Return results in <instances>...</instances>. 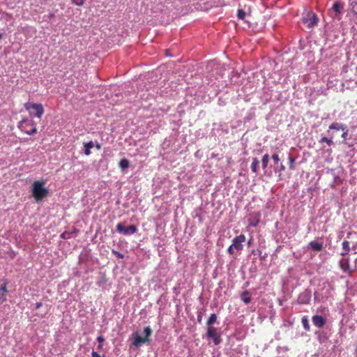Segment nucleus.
<instances>
[{"mask_svg": "<svg viewBox=\"0 0 357 357\" xmlns=\"http://www.w3.org/2000/svg\"><path fill=\"white\" fill-rule=\"evenodd\" d=\"M3 37V34L1 33H0V40Z\"/></svg>", "mask_w": 357, "mask_h": 357, "instance_id": "nucleus-45", "label": "nucleus"}, {"mask_svg": "<svg viewBox=\"0 0 357 357\" xmlns=\"http://www.w3.org/2000/svg\"><path fill=\"white\" fill-rule=\"evenodd\" d=\"M308 247L312 248L316 251H321L323 248V243L312 241L309 243Z\"/></svg>", "mask_w": 357, "mask_h": 357, "instance_id": "nucleus-17", "label": "nucleus"}, {"mask_svg": "<svg viewBox=\"0 0 357 357\" xmlns=\"http://www.w3.org/2000/svg\"><path fill=\"white\" fill-rule=\"evenodd\" d=\"M95 144L93 141H89L88 142L84 143V153L86 155H89L91 152V149L93 148Z\"/></svg>", "mask_w": 357, "mask_h": 357, "instance_id": "nucleus-16", "label": "nucleus"}, {"mask_svg": "<svg viewBox=\"0 0 357 357\" xmlns=\"http://www.w3.org/2000/svg\"><path fill=\"white\" fill-rule=\"evenodd\" d=\"M144 337H142L137 333L132 334L133 342L132 346L135 348L140 347L143 344L146 343L149 341V337L152 334V330L150 326H146L144 329Z\"/></svg>", "mask_w": 357, "mask_h": 357, "instance_id": "nucleus-5", "label": "nucleus"}, {"mask_svg": "<svg viewBox=\"0 0 357 357\" xmlns=\"http://www.w3.org/2000/svg\"><path fill=\"white\" fill-rule=\"evenodd\" d=\"M100 357H106V356L105 354H103V355H100Z\"/></svg>", "mask_w": 357, "mask_h": 357, "instance_id": "nucleus-46", "label": "nucleus"}, {"mask_svg": "<svg viewBox=\"0 0 357 357\" xmlns=\"http://www.w3.org/2000/svg\"><path fill=\"white\" fill-rule=\"evenodd\" d=\"M259 161L257 158H252L251 164V170L253 173L257 174L259 170Z\"/></svg>", "mask_w": 357, "mask_h": 357, "instance_id": "nucleus-21", "label": "nucleus"}, {"mask_svg": "<svg viewBox=\"0 0 357 357\" xmlns=\"http://www.w3.org/2000/svg\"><path fill=\"white\" fill-rule=\"evenodd\" d=\"M42 306H43V303L41 302H37L35 304L34 310H38Z\"/></svg>", "mask_w": 357, "mask_h": 357, "instance_id": "nucleus-38", "label": "nucleus"}, {"mask_svg": "<svg viewBox=\"0 0 357 357\" xmlns=\"http://www.w3.org/2000/svg\"><path fill=\"white\" fill-rule=\"evenodd\" d=\"M36 123L33 120L23 119L18 123V128L24 133L33 135L37 132Z\"/></svg>", "mask_w": 357, "mask_h": 357, "instance_id": "nucleus-4", "label": "nucleus"}, {"mask_svg": "<svg viewBox=\"0 0 357 357\" xmlns=\"http://www.w3.org/2000/svg\"><path fill=\"white\" fill-rule=\"evenodd\" d=\"M116 231L124 236H130L137 232V228L135 225H131L126 227L123 222H119L116 227Z\"/></svg>", "mask_w": 357, "mask_h": 357, "instance_id": "nucleus-9", "label": "nucleus"}, {"mask_svg": "<svg viewBox=\"0 0 357 357\" xmlns=\"http://www.w3.org/2000/svg\"><path fill=\"white\" fill-rule=\"evenodd\" d=\"M85 0H71L72 3L77 6L84 5Z\"/></svg>", "mask_w": 357, "mask_h": 357, "instance_id": "nucleus-30", "label": "nucleus"}, {"mask_svg": "<svg viewBox=\"0 0 357 357\" xmlns=\"http://www.w3.org/2000/svg\"><path fill=\"white\" fill-rule=\"evenodd\" d=\"M285 169V167L284 165L282 164V163H280L275 169V172H283L284 171Z\"/></svg>", "mask_w": 357, "mask_h": 357, "instance_id": "nucleus-33", "label": "nucleus"}, {"mask_svg": "<svg viewBox=\"0 0 357 357\" xmlns=\"http://www.w3.org/2000/svg\"><path fill=\"white\" fill-rule=\"evenodd\" d=\"M217 318L218 317L215 314H211L206 321V325L208 327H213L212 325L216 322Z\"/></svg>", "mask_w": 357, "mask_h": 357, "instance_id": "nucleus-24", "label": "nucleus"}, {"mask_svg": "<svg viewBox=\"0 0 357 357\" xmlns=\"http://www.w3.org/2000/svg\"><path fill=\"white\" fill-rule=\"evenodd\" d=\"M91 356L92 357H100V355L97 351H93L91 353Z\"/></svg>", "mask_w": 357, "mask_h": 357, "instance_id": "nucleus-40", "label": "nucleus"}, {"mask_svg": "<svg viewBox=\"0 0 357 357\" xmlns=\"http://www.w3.org/2000/svg\"><path fill=\"white\" fill-rule=\"evenodd\" d=\"M313 325L318 329L323 328L326 324V319L320 314H314L312 317Z\"/></svg>", "mask_w": 357, "mask_h": 357, "instance_id": "nucleus-12", "label": "nucleus"}, {"mask_svg": "<svg viewBox=\"0 0 357 357\" xmlns=\"http://www.w3.org/2000/svg\"><path fill=\"white\" fill-rule=\"evenodd\" d=\"M241 298L245 304L250 303L251 302V297L249 291H244L241 295Z\"/></svg>", "mask_w": 357, "mask_h": 357, "instance_id": "nucleus-20", "label": "nucleus"}, {"mask_svg": "<svg viewBox=\"0 0 357 357\" xmlns=\"http://www.w3.org/2000/svg\"><path fill=\"white\" fill-rule=\"evenodd\" d=\"M344 3L342 1L337 0L335 1L332 7L328 9V15L333 20H340L341 15L342 14L344 10Z\"/></svg>", "mask_w": 357, "mask_h": 357, "instance_id": "nucleus-6", "label": "nucleus"}, {"mask_svg": "<svg viewBox=\"0 0 357 357\" xmlns=\"http://www.w3.org/2000/svg\"><path fill=\"white\" fill-rule=\"evenodd\" d=\"M351 249L354 251V253H357V242L353 243Z\"/></svg>", "mask_w": 357, "mask_h": 357, "instance_id": "nucleus-39", "label": "nucleus"}, {"mask_svg": "<svg viewBox=\"0 0 357 357\" xmlns=\"http://www.w3.org/2000/svg\"><path fill=\"white\" fill-rule=\"evenodd\" d=\"M301 324L303 327V328L306 331H309L310 330V326L309 324V320L307 316H303L301 319Z\"/></svg>", "mask_w": 357, "mask_h": 357, "instance_id": "nucleus-23", "label": "nucleus"}, {"mask_svg": "<svg viewBox=\"0 0 357 357\" xmlns=\"http://www.w3.org/2000/svg\"><path fill=\"white\" fill-rule=\"evenodd\" d=\"M317 341L320 344H324L328 342L331 336V328L328 326L318 329L314 332Z\"/></svg>", "mask_w": 357, "mask_h": 357, "instance_id": "nucleus-7", "label": "nucleus"}, {"mask_svg": "<svg viewBox=\"0 0 357 357\" xmlns=\"http://www.w3.org/2000/svg\"><path fill=\"white\" fill-rule=\"evenodd\" d=\"M339 130H335V134L336 135L337 134V132H338Z\"/></svg>", "mask_w": 357, "mask_h": 357, "instance_id": "nucleus-47", "label": "nucleus"}, {"mask_svg": "<svg viewBox=\"0 0 357 357\" xmlns=\"http://www.w3.org/2000/svg\"><path fill=\"white\" fill-rule=\"evenodd\" d=\"M237 17L239 20H244L245 17V12L242 9L238 10Z\"/></svg>", "mask_w": 357, "mask_h": 357, "instance_id": "nucleus-29", "label": "nucleus"}, {"mask_svg": "<svg viewBox=\"0 0 357 357\" xmlns=\"http://www.w3.org/2000/svg\"><path fill=\"white\" fill-rule=\"evenodd\" d=\"M102 347H103L102 344V343H99L98 347H97V349H102Z\"/></svg>", "mask_w": 357, "mask_h": 357, "instance_id": "nucleus-42", "label": "nucleus"}, {"mask_svg": "<svg viewBox=\"0 0 357 357\" xmlns=\"http://www.w3.org/2000/svg\"><path fill=\"white\" fill-rule=\"evenodd\" d=\"M335 130H340L342 132L341 137L342 140L341 144H347V141L349 139V129L346 124L340 122H333L328 126L327 134L328 136L335 137Z\"/></svg>", "mask_w": 357, "mask_h": 357, "instance_id": "nucleus-1", "label": "nucleus"}, {"mask_svg": "<svg viewBox=\"0 0 357 357\" xmlns=\"http://www.w3.org/2000/svg\"><path fill=\"white\" fill-rule=\"evenodd\" d=\"M112 252L113 255H116L119 259H123L124 255L119 251H116L115 250H112Z\"/></svg>", "mask_w": 357, "mask_h": 357, "instance_id": "nucleus-31", "label": "nucleus"}, {"mask_svg": "<svg viewBox=\"0 0 357 357\" xmlns=\"http://www.w3.org/2000/svg\"><path fill=\"white\" fill-rule=\"evenodd\" d=\"M43 181H34L32 185V195L36 202L43 200L48 195V189L44 187Z\"/></svg>", "mask_w": 357, "mask_h": 357, "instance_id": "nucleus-2", "label": "nucleus"}, {"mask_svg": "<svg viewBox=\"0 0 357 357\" xmlns=\"http://www.w3.org/2000/svg\"><path fill=\"white\" fill-rule=\"evenodd\" d=\"M206 336L208 339H211L215 345H218L222 342L221 333L215 327H208Z\"/></svg>", "mask_w": 357, "mask_h": 357, "instance_id": "nucleus-8", "label": "nucleus"}, {"mask_svg": "<svg viewBox=\"0 0 357 357\" xmlns=\"http://www.w3.org/2000/svg\"><path fill=\"white\" fill-rule=\"evenodd\" d=\"M119 166L121 169V170L123 172L129 167L130 162L128 160H127L126 158L121 159L119 163Z\"/></svg>", "mask_w": 357, "mask_h": 357, "instance_id": "nucleus-22", "label": "nucleus"}, {"mask_svg": "<svg viewBox=\"0 0 357 357\" xmlns=\"http://www.w3.org/2000/svg\"><path fill=\"white\" fill-rule=\"evenodd\" d=\"M245 241V236L244 234H240L232 240L231 245L235 248L236 250L240 251L243 248V243Z\"/></svg>", "mask_w": 357, "mask_h": 357, "instance_id": "nucleus-13", "label": "nucleus"}, {"mask_svg": "<svg viewBox=\"0 0 357 357\" xmlns=\"http://www.w3.org/2000/svg\"><path fill=\"white\" fill-rule=\"evenodd\" d=\"M24 108L29 112L30 116L40 119L44 114V108L40 103L27 102L24 105Z\"/></svg>", "mask_w": 357, "mask_h": 357, "instance_id": "nucleus-3", "label": "nucleus"}, {"mask_svg": "<svg viewBox=\"0 0 357 357\" xmlns=\"http://www.w3.org/2000/svg\"><path fill=\"white\" fill-rule=\"evenodd\" d=\"M350 6L351 7L352 12L354 15H357V0H350Z\"/></svg>", "mask_w": 357, "mask_h": 357, "instance_id": "nucleus-27", "label": "nucleus"}, {"mask_svg": "<svg viewBox=\"0 0 357 357\" xmlns=\"http://www.w3.org/2000/svg\"><path fill=\"white\" fill-rule=\"evenodd\" d=\"M96 340L99 343H102L105 341V337L102 335H99Z\"/></svg>", "mask_w": 357, "mask_h": 357, "instance_id": "nucleus-37", "label": "nucleus"}, {"mask_svg": "<svg viewBox=\"0 0 357 357\" xmlns=\"http://www.w3.org/2000/svg\"><path fill=\"white\" fill-rule=\"evenodd\" d=\"M342 251L341 252L340 255L342 256H345L351 250L349 242L347 241H344L342 243Z\"/></svg>", "mask_w": 357, "mask_h": 357, "instance_id": "nucleus-19", "label": "nucleus"}, {"mask_svg": "<svg viewBox=\"0 0 357 357\" xmlns=\"http://www.w3.org/2000/svg\"><path fill=\"white\" fill-rule=\"evenodd\" d=\"M269 159H270V158H269L268 154H265L263 155L262 159H261V164H262L263 169H266L267 168Z\"/></svg>", "mask_w": 357, "mask_h": 357, "instance_id": "nucleus-26", "label": "nucleus"}, {"mask_svg": "<svg viewBox=\"0 0 357 357\" xmlns=\"http://www.w3.org/2000/svg\"><path fill=\"white\" fill-rule=\"evenodd\" d=\"M289 168L293 169H294V163L295 162V160H294V158L289 157Z\"/></svg>", "mask_w": 357, "mask_h": 357, "instance_id": "nucleus-35", "label": "nucleus"}, {"mask_svg": "<svg viewBox=\"0 0 357 357\" xmlns=\"http://www.w3.org/2000/svg\"><path fill=\"white\" fill-rule=\"evenodd\" d=\"M259 218H260L259 214H257L256 216L250 218V220H249L250 225L252 227H256L258 225V223L259 222Z\"/></svg>", "mask_w": 357, "mask_h": 357, "instance_id": "nucleus-25", "label": "nucleus"}, {"mask_svg": "<svg viewBox=\"0 0 357 357\" xmlns=\"http://www.w3.org/2000/svg\"><path fill=\"white\" fill-rule=\"evenodd\" d=\"M302 21L307 27L313 28L317 25L319 18L314 13L309 12L303 17Z\"/></svg>", "mask_w": 357, "mask_h": 357, "instance_id": "nucleus-10", "label": "nucleus"}, {"mask_svg": "<svg viewBox=\"0 0 357 357\" xmlns=\"http://www.w3.org/2000/svg\"><path fill=\"white\" fill-rule=\"evenodd\" d=\"M340 268L346 273H351L349 261L347 258H342L340 261Z\"/></svg>", "mask_w": 357, "mask_h": 357, "instance_id": "nucleus-14", "label": "nucleus"}, {"mask_svg": "<svg viewBox=\"0 0 357 357\" xmlns=\"http://www.w3.org/2000/svg\"><path fill=\"white\" fill-rule=\"evenodd\" d=\"M354 354H355V356H357V346H356Z\"/></svg>", "mask_w": 357, "mask_h": 357, "instance_id": "nucleus-43", "label": "nucleus"}, {"mask_svg": "<svg viewBox=\"0 0 357 357\" xmlns=\"http://www.w3.org/2000/svg\"><path fill=\"white\" fill-rule=\"evenodd\" d=\"M60 238L63 239H68L70 238V233L68 231H64L60 235Z\"/></svg>", "mask_w": 357, "mask_h": 357, "instance_id": "nucleus-32", "label": "nucleus"}, {"mask_svg": "<svg viewBox=\"0 0 357 357\" xmlns=\"http://www.w3.org/2000/svg\"><path fill=\"white\" fill-rule=\"evenodd\" d=\"M272 159L273 160V161L275 163H278L280 160L278 154H276V153H275L272 155Z\"/></svg>", "mask_w": 357, "mask_h": 357, "instance_id": "nucleus-34", "label": "nucleus"}, {"mask_svg": "<svg viewBox=\"0 0 357 357\" xmlns=\"http://www.w3.org/2000/svg\"><path fill=\"white\" fill-rule=\"evenodd\" d=\"M234 250L235 248L231 245L228 248H227V252L230 255H234Z\"/></svg>", "mask_w": 357, "mask_h": 357, "instance_id": "nucleus-36", "label": "nucleus"}, {"mask_svg": "<svg viewBox=\"0 0 357 357\" xmlns=\"http://www.w3.org/2000/svg\"><path fill=\"white\" fill-rule=\"evenodd\" d=\"M312 297V291L310 289H305L298 296L297 301L301 305H307L310 303Z\"/></svg>", "mask_w": 357, "mask_h": 357, "instance_id": "nucleus-11", "label": "nucleus"}, {"mask_svg": "<svg viewBox=\"0 0 357 357\" xmlns=\"http://www.w3.org/2000/svg\"><path fill=\"white\" fill-rule=\"evenodd\" d=\"M8 293L7 282L6 281L1 284L0 287V305L6 301V294Z\"/></svg>", "mask_w": 357, "mask_h": 357, "instance_id": "nucleus-15", "label": "nucleus"}, {"mask_svg": "<svg viewBox=\"0 0 357 357\" xmlns=\"http://www.w3.org/2000/svg\"><path fill=\"white\" fill-rule=\"evenodd\" d=\"M252 253L258 255L261 260H264L267 256V255H262V252L260 250H253Z\"/></svg>", "mask_w": 357, "mask_h": 357, "instance_id": "nucleus-28", "label": "nucleus"}, {"mask_svg": "<svg viewBox=\"0 0 357 357\" xmlns=\"http://www.w3.org/2000/svg\"><path fill=\"white\" fill-rule=\"evenodd\" d=\"M355 357H357V356H355Z\"/></svg>", "mask_w": 357, "mask_h": 357, "instance_id": "nucleus-48", "label": "nucleus"}, {"mask_svg": "<svg viewBox=\"0 0 357 357\" xmlns=\"http://www.w3.org/2000/svg\"><path fill=\"white\" fill-rule=\"evenodd\" d=\"M335 137H332L331 136H328V137H321L319 140V144H324V143H326L327 146H333L335 144L334 142H333V139Z\"/></svg>", "mask_w": 357, "mask_h": 357, "instance_id": "nucleus-18", "label": "nucleus"}, {"mask_svg": "<svg viewBox=\"0 0 357 357\" xmlns=\"http://www.w3.org/2000/svg\"><path fill=\"white\" fill-rule=\"evenodd\" d=\"M54 15L53 13H51V14H50V17H54Z\"/></svg>", "mask_w": 357, "mask_h": 357, "instance_id": "nucleus-44", "label": "nucleus"}, {"mask_svg": "<svg viewBox=\"0 0 357 357\" xmlns=\"http://www.w3.org/2000/svg\"><path fill=\"white\" fill-rule=\"evenodd\" d=\"M94 146H96L98 150L101 149V144L98 142H96Z\"/></svg>", "mask_w": 357, "mask_h": 357, "instance_id": "nucleus-41", "label": "nucleus"}]
</instances>
